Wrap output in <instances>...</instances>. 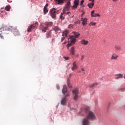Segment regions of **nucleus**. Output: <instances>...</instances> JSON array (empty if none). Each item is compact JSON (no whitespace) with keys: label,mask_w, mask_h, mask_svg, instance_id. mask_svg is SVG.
I'll return each mask as SVG.
<instances>
[{"label":"nucleus","mask_w":125,"mask_h":125,"mask_svg":"<svg viewBox=\"0 0 125 125\" xmlns=\"http://www.w3.org/2000/svg\"><path fill=\"white\" fill-rule=\"evenodd\" d=\"M81 8H82V7H81V8H80V10H81Z\"/></svg>","instance_id":"864d4df0"},{"label":"nucleus","mask_w":125,"mask_h":125,"mask_svg":"<svg viewBox=\"0 0 125 125\" xmlns=\"http://www.w3.org/2000/svg\"><path fill=\"white\" fill-rule=\"evenodd\" d=\"M90 1H91L92 2H94V0H89Z\"/></svg>","instance_id":"c03bdc74"},{"label":"nucleus","mask_w":125,"mask_h":125,"mask_svg":"<svg viewBox=\"0 0 125 125\" xmlns=\"http://www.w3.org/2000/svg\"><path fill=\"white\" fill-rule=\"evenodd\" d=\"M81 43L82 44H84V45H86L88 44V41H86L84 39H83L81 41Z\"/></svg>","instance_id":"6ab92c4d"},{"label":"nucleus","mask_w":125,"mask_h":125,"mask_svg":"<svg viewBox=\"0 0 125 125\" xmlns=\"http://www.w3.org/2000/svg\"><path fill=\"white\" fill-rule=\"evenodd\" d=\"M81 21H82V25H83V26H85V25L87 24V19L82 18V20H81Z\"/></svg>","instance_id":"ddd939ff"},{"label":"nucleus","mask_w":125,"mask_h":125,"mask_svg":"<svg viewBox=\"0 0 125 125\" xmlns=\"http://www.w3.org/2000/svg\"><path fill=\"white\" fill-rule=\"evenodd\" d=\"M97 83H94L90 86V87H93V86H95V85H97Z\"/></svg>","instance_id":"473e14b6"},{"label":"nucleus","mask_w":125,"mask_h":125,"mask_svg":"<svg viewBox=\"0 0 125 125\" xmlns=\"http://www.w3.org/2000/svg\"><path fill=\"white\" fill-rule=\"evenodd\" d=\"M118 58H119V56H118L117 54H114L113 55H112V57H111V59L112 60H116Z\"/></svg>","instance_id":"b1692460"},{"label":"nucleus","mask_w":125,"mask_h":125,"mask_svg":"<svg viewBox=\"0 0 125 125\" xmlns=\"http://www.w3.org/2000/svg\"><path fill=\"white\" fill-rule=\"evenodd\" d=\"M53 29L55 31V32H59V31H61V29L58 26H54Z\"/></svg>","instance_id":"5701e85b"},{"label":"nucleus","mask_w":125,"mask_h":125,"mask_svg":"<svg viewBox=\"0 0 125 125\" xmlns=\"http://www.w3.org/2000/svg\"><path fill=\"white\" fill-rule=\"evenodd\" d=\"M70 54H72V55H75V47L73 46L71 48Z\"/></svg>","instance_id":"4be33fe9"},{"label":"nucleus","mask_w":125,"mask_h":125,"mask_svg":"<svg viewBox=\"0 0 125 125\" xmlns=\"http://www.w3.org/2000/svg\"><path fill=\"white\" fill-rule=\"evenodd\" d=\"M69 96H70V94L68 93L67 94H66V95H65V96L64 97V98L66 99L67 97H69Z\"/></svg>","instance_id":"4c0bfd02"},{"label":"nucleus","mask_w":125,"mask_h":125,"mask_svg":"<svg viewBox=\"0 0 125 125\" xmlns=\"http://www.w3.org/2000/svg\"><path fill=\"white\" fill-rule=\"evenodd\" d=\"M57 12H58V10H56V9H55V8H53L50 11L51 17H52V18H56Z\"/></svg>","instance_id":"423d86ee"},{"label":"nucleus","mask_w":125,"mask_h":125,"mask_svg":"<svg viewBox=\"0 0 125 125\" xmlns=\"http://www.w3.org/2000/svg\"><path fill=\"white\" fill-rule=\"evenodd\" d=\"M77 69H78V66L77 64H76V62H75L73 63V66L71 68V70L72 71H75V70H77Z\"/></svg>","instance_id":"dca6fc26"},{"label":"nucleus","mask_w":125,"mask_h":125,"mask_svg":"<svg viewBox=\"0 0 125 125\" xmlns=\"http://www.w3.org/2000/svg\"><path fill=\"white\" fill-rule=\"evenodd\" d=\"M5 9L7 11H10V6H9V5L6 6L5 8Z\"/></svg>","instance_id":"7c9ffc66"},{"label":"nucleus","mask_w":125,"mask_h":125,"mask_svg":"<svg viewBox=\"0 0 125 125\" xmlns=\"http://www.w3.org/2000/svg\"><path fill=\"white\" fill-rule=\"evenodd\" d=\"M52 25H53V23L52 22L45 23V26H47V28H48V27H51Z\"/></svg>","instance_id":"412c9836"},{"label":"nucleus","mask_w":125,"mask_h":125,"mask_svg":"<svg viewBox=\"0 0 125 125\" xmlns=\"http://www.w3.org/2000/svg\"><path fill=\"white\" fill-rule=\"evenodd\" d=\"M71 7V2L68 1L67 2L66 5L64 6V8L63 9V11H68L70 8Z\"/></svg>","instance_id":"0eeeda50"},{"label":"nucleus","mask_w":125,"mask_h":125,"mask_svg":"<svg viewBox=\"0 0 125 125\" xmlns=\"http://www.w3.org/2000/svg\"><path fill=\"white\" fill-rule=\"evenodd\" d=\"M43 12H44V14H46V13L48 12V9L46 7H44Z\"/></svg>","instance_id":"bb28decb"},{"label":"nucleus","mask_w":125,"mask_h":125,"mask_svg":"<svg viewBox=\"0 0 125 125\" xmlns=\"http://www.w3.org/2000/svg\"><path fill=\"white\" fill-rule=\"evenodd\" d=\"M13 32L14 36H20V32L17 29V27H16L14 28V31H13Z\"/></svg>","instance_id":"9d476101"},{"label":"nucleus","mask_w":125,"mask_h":125,"mask_svg":"<svg viewBox=\"0 0 125 125\" xmlns=\"http://www.w3.org/2000/svg\"><path fill=\"white\" fill-rule=\"evenodd\" d=\"M79 0H74V4L72 6V8L73 10H75V9H77L78 8V6H79Z\"/></svg>","instance_id":"6e6552de"},{"label":"nucleus","mask_w":125,"mask_h":125,"mask_svg":"<svg viewBox=\"0 0 125 125\" xmlns=\"http://www.w3.org/2000/svg\"><path fill=\"white\" fill-rule=\"evenodd\" d=\"M64 1H65V0H56V2L59 5H61V4H63L64 3Z\"/></svg>","instance_id":"a211bd4d"},{"label":"nucleus","mask_w":125,"mask_h":125,"mask_svg":"<svg viewBox=\"0 0 125 125\" xmlns=\"http://www.w3.org/2000/svg\"><path fill=\"white\" fill-rule=\"evenodd\" d=\"M78 72L81 73V71H79Z\"/></svg>","instance_id":"5fc2aeb1"},{"label":"nucleus","mask_w":125,"mask_h":125,"mask_svg":"<svg viewBox=\"0 0 125 125\" xmlns=\"http://www.w3.org/2000/svg\"><path fill=\"white\" fill-rule=\"evenodd\" d=\"M65 16H66V14L64 13V12L62 13L60 16V18L62 20H64V19H65Z\"/></svg>","instance_id":"aec40b11"},{"label":"nucleus","mask_w":125,"mask_h":125,"mask_svg":"<svg viewBox=\"0 0 125 125\" xmlns=\"http://www.w3.org/2000/svg\"><path fill=\"white\" fill-rule=\"evenodd\" d=\"M16 27L12 26H3L0 28V39H3V37L1 35L2 34L1 33V31H4V29H5L6 31H12L13 32L14 28H15Z\"/></svg>","instance_id":"f03ea898"},{"label":"nucleus","mask_w":125,"mask_h":125,"mask_svg":"<svg viewBox=\"0 0 125 125\" xmlns=\"http://www.w3.org/2000/svg\"><path fill=\"white\" fill-rule=\"evenodd\" d=\"M90 24L92 25V26H95V25H96V22H91V23L90 24H89V26H90Z\"/></svg>","instance_id":"f704fd0d"},{"label":"nucleus","mask_w":125,"mask_h":125,"mask_svg":"<svg viewBox=\"0 0 125 125\" xmlns=\"http://www.w3.org/2000/svg\"><path fill=\"white\" fill-rule=\"evenodd\" d=\"M3 10H4V8H1L0 9V12L2 13V12H3Z\"/></svg>","instance_id":"a19ab883"},{"label":"nucleus","mask_w":125,"mask_h":125,"mask_svg":"<svg viewBox=\"0 0 125 125\" xmlns=\"http://www.w3.org/2000/svg\"><path fill=\"white\" fill-rule=\"evenodd\" d=\"M73 95L74 96V100L77 101L79 98V89L76 88L72 91Z\"/></svg>","instance_id":"20e7f679"},{"label":"nucleus","mask_w":125,"mask_h":125,"mask_svg":"<svg viewBox=\"0 0 125 125\" xmlns=\"http://www.w3.org/2000/svg\"><path fill=\"white\" fill-rule=\"evenodd\" d=\"M91 17H100V15L98 13H95L94 10H93L91 12Z\"/></svg>","instance_id":"9b49d317"},{"label":"nucleus","mask_w":125,"mask_h":125,"mask_svg":"<svg viewBox=\"0 0 125 125\" xmlns=\"http://www.w3.org/2000/svg\"><path fill=\"white\" fill-rule=\"evenodd\" d=\"M68 92V89H67V86L66 85H63V88L62 89V93L63 94H65Z\"/></svg>","instance_id":"2eb2a0df"},{"label":"nucleus","mask_w":125,"mask_h":125,"mask_svg":"<svg viewBox=\"0 0 125 125\" xmlns=\"http://www.w3.org/2000/svg\"><path fill=\"white\" fill-rule=\"evenodd\" d=\"M66 14H71V12H67Z\"/></svg>","instance_id":"de8ad7c7"},{"label":"nucleus","mask_w":125,"mask_h":125,"mask_svg":"<svg viewBox=\"0 0 125 125\" xmlns=\"http://www.w3.org/2000/svg\"><path fill=\"white\" fill-rule=\"evenodd\" d=\"M83 125H88L89 124V119L86 118H84L83 121Z\"/></svg>","instance_id":"f8f14e48"},{"label":"nucleus","mask_w":125,"mask_h":125,"mask_svg":"<svg viewBox=\"0 0 125 125\" xmlns=\"http://www.w3.org/2000/svg\"><path fill=\"white\" fill-rule=\"evenodd\" d=\"M72 77V74H69V77Z\"/></svg>","instance_id":"09e8293b"},{"label":"nucleus","mask_w":125,"mask_h":125,"mask_svg":"<svg viewBox=\"0 0 125 125\" xmlns=\"http://www.w3.org/2000/svg\"><path fill=\"white\" fill-rule=\"evenodd\" d=\"M39 26V23L38 22H35L33 24H31L30 26L28 27L27 32H33V30L35 29H38Z\"/></svg>","instance_id":"7ed1b4c3"},{"label":"nucleus","mask_w":125,"mask_h":125,"mask_svg":"<svg viewBox=\"0 0 125 125\" xmlns=\"http://www.w3.org/2000/svg\"><path fill=\"white\" fill-rule=\"evenodd\" d=\"M83 14H84V13H83L82 14V16H83Z\"/></svg>","instance_id":"3c124183"},{"label":"nucleus","mask_w":125,"mask_h":125,"mask_svg":"<svg viewBox=\"0 0 125 125\" xmlns=\"http://www.w3.org/2000/svg\"><path fill=\"white\" fill-rule=\"evenodd\" d=\"M51 36V31H49V32H47L46 33V37L49 38Z\"/></svg>","instance_id":"2f4dec72"},{"label":"nucleus","mask_w":125,"mask_h":125,"mask_svg":"<svg viewBox=\"0 0 125 125\" xmlns=\"http://www.w3.org/2000/svg\"><path fill=\"white\" fill-rule=\"evenodd\" d=\"M57 89H60V86H59V85H57Z\"/></svg>","instance_id":"37998d69"},{"label":"nucleus","mask_w":125,"mask_h":125,"mask_svg":"<svg viewBox=\"0 0 125 125\" xmlns=\"http://www.w3.org/2000/svg\"><path fill=\"white\" fill-rule=\"evenodd\" d=\"M40 28L42 32H43L44 33H45V32H46V30H47V27L45 24H41L40 25Z\"/></svg>","instance_id":"1a4fd4ad"},{"label":"nucleus","mask_w":125,"mask_h":125,"mask_svg":"<svg viewBox=\"0 0 125 125\" xmlns=\"http://www.w3.org/2000/svg\"><path fill=\"white\" fill-rule=\"evenodd\" d=\"M80 23H81V22L80 21V20H78L76 21H75L74 24L75 25H77L78 24H80Z\"/></svg>","instance_id":"72a5a7b5"},{"label":"nucleus","mask_w":125,"mask_h":125,"mask_svg":"<svg viewBox=\"0 0 125 125\" xmlns=\"http://www.w3.org/2000/svg\"><path fill=\"white\" fill-rule=\"evenodd\" d=\"M82 71L83 72H84V69L82 68Z\"/></svg>","instance_id":"49530a36"},{"label":"nucleus","mask_w":125,"mask_h":125,"mask_svg":"<svg viewBox=\"0 0 125 125\" xmlns=\"http://www.w3.org/2000/svg\"><path fill=\"white\" fill-rule=\"evenodd\" d=\"M63 58L65 59V60H69V59H70V58L68 57H64Z\"/></svg>","instance_id":"e433bc0d"},{"label":"nucleus","mask_w":125,"mask_h":125,"mask_svg":"<svg viewBox=\"0 0 125 125\" xmlns=\"http://www.w3.org/2000/svg\"><path fill=\"white\" fill-rule=\"evenodd\" d=\"M47 6H48V4H46L45 5V6H44V7H47Z\"/></svg>","instance_id":"a18cd8bd"},{"label":"nucleus","mask_w":125,"mask_h":125,"mask_svg":"<svg viewBox=\"0 0 125 125\" xmlns=\"http://www.w3.org/2000/svg\"><path fill=\"white\" fill-rule=\"evenodd\" d=\"M68 28H73V24H70L68 25Z\"/></svg>","instance_id":"58836bf2"},{"label":"nucleus","mask_w":125,"mask_h":125,"mask_svg":"<svg viewBox=\"0 0 125 125\" xmlns=\"http://www.w3.org/2000/svg\"><path fill=\"white\" fill-rule=\"evenodd\" d=\"M69 39L70 40V43H69L67 46V49H69V47L72 45V44H74L75 42H76V41H77V39H76V38H75L73 36H70L69 37Z\"/></svg>","instance_id":"39448f33"},{"label":"nucleus","mask_w":125,"mask_h":125,"mask_svg":"<svg viewBox=\"0 0 125 125\" xmlns=\"http://www.w3.org/2000/svg\"><path fill=\"white\" fill-rule=\"evenodd\" d=\"M114 48L116 50H121V47L119 45H116L114 46Z\"/></svg>","instance_id":"c85d7f7f"},{"label":"nucleus","mask_w":125,"mask_h":125,"mask_svg":"<svg viewBox=\"0 0 125 125\" xmlns=\"http://www.w3.org/2000/svg\"><path fill=\"white\" fill-rule=\"evenodd\" d=\"M73 37L74 38H79V37L80 36V33L78 32H73Z\"/></svg>","instance_id":"393cba45"},{"label":"nucleus","mask_w":125,"mask_h":125,"mask_svg":"<svg viewBox=\"0 0 125 125\" xmlns=\"http://www.w3.org/2000/svg\"><path fill=\"white\" fill-rule=\"evenodd\" d=\"M83 2H84V0H81L80 3V5H83Z\"/></svg>","instance_id":"c9c22d12"},{"label":"nucleus","mask_w":125,"mask_h":125,"mask_svg":"<svg viewBox=\"0 0 125 125\" xmlns=\"http://www.w3.org/2000/svg\"><path fill=\"white\" fill-rule=\"evenodd\" d=\"M64 40H65V37H62L61 39V42H63V41H64Z\"/></svg>","instance_id":"ea45409f"},{"label":"nucleus","mask_w":125,"mask_h":125,"mask_svg":"<svg viewBox=\"0 0 125 125\" xmlns=\"http://www.w3.org/2000/svg\"><path fill=\"white\" fill-rule=\"evenodd\" d=\"M61 104L63 106H65L67 104V99L65 98H62L61 101Z\"/></svg>","instance_id":"4468645a"},{"label":"nucleus","mask_w":125,"mask_h":125,"mask_svg":"<svg viewBox=\"0 0 125 125\" xmlns=\"http://www.w3.org/2000/svg\"><path fill=\"white\" fill-rule=\"evenodd\" d=\"M88 6L89 8H92L94 6V2H91L88 4Z\"/></svg>","instance_id":"a878e982"},{"label":"nucleus","mask_w":125,"mask_h":125,"mask_svg":"<svg viewBox=\"0 0 125 125\" xmlns=\"http://www.w3.org/2000/svg\"><path fill=\"white\" fill-rule=\"evenodd\" d=\"M115 80H119V79H123V74H116L115 75Z\"/></svg>","instance_id":"f3484780"},{"label":"nucleus","mask_w":125,"mask_h":125,"mask_svg":"<svg viewBox=\"0 0 125 125\" xmlns=\"http://www.w3.org/2000/svg\"><path fill=\"white\" fill-rule=\"evenodd\" d=\"M85 113L86 115V118L88 120L91 121H94L96 119V116H95V114L90 110H89V107H87L84 108Z\"/></svg>","instance_id":"f257e3e1"},{"label":"nucleus","mask_w":125,"mask_h":125,"mask_svg":"<svg viewBox=\"0 0 125 125\" xmlns=\"http://www.w3.org/2000/svg\"><path fill=\"white\" fill-rule=\"evenodd\" d=\"M67 83L68 87H70L71 88V87H72V85L70 83V79H68L67 80Z\"/></svg>","instance_id":"c756f323"},{"label":"nucleus","mask_w":125,"mask_h":125,"mask_svg":"<svg viewBox=\"0 0 125 125\" xmlns=\"http://www.w3.org/2000/svg\"><path fill=\"white\" fill-rule=\"evenodd\" d=\"M81 58H82L81 60H83V59H84V57L83 56V55L82 56Z\"/></svg>","instance_id":"79ce46f5"},{"label":"nucleus","mask_w":125,"mask_h":125,"mask_svg":"<svg viewBox=\"0 0 125 125\" xmlns=\"http://www.w3.org/2000/svg\"><path fill=\"white\" fill-rule=\"evenodd\" d=\"M118 0H113V1H117Z\"/></svg>","instance_id":"8fccbe9b"},{"label":"nucleus","mask_w":125,"mask_h":125,"mask_svg":"<svg viewBox=\"0 0 125 125\" xmlns=\"http://www.w3.org/2000/svg\"><path fill=\"white\" fill-rule=\"evenodd\" d=\"M83 74H85V72H83Z\"/></svg>","instance_id":"603ef678"},{"label":"nucleus","mask_w":125,"mask_h":125,"mask_svg":"<svg viewBox=\"0 0 125 125\" xmlns=\"http://www.w3.org/2000/svg\"><path fill=\"white\" fill-rule=\"evenodd\" d=\"M67 35H68V31L65 30L62 33V37H67Z\"/></svg>","instance_id":"cd10ccee"}]
</instances>
